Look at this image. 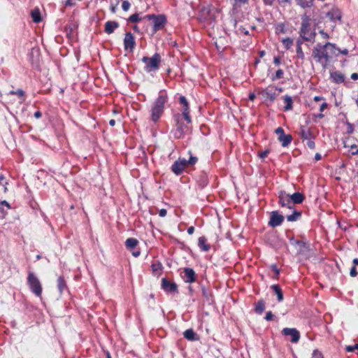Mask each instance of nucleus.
Masks as SVG:
<instances>
[{"label":"nucleus","mask_w":358,"mask_h":358,"mask_svg":"<svg viewBox=\"0 0 358 358\" xmlns=\"http://www.w3.org/2000/svg\"><path fill=\"white\" fill-rule=\"evenodd\" d=\"M338 56V48L336 44L327 42L324 44L317 43L313 48L312 57L323 68L327 66L333 59Z\"/></svg>","instance_id":"f257e3e1"},{"label":"nucleus","mask_w":358,"mask_h":358,"mask_svg":"<svg viewBox=\"0 0 358 358\" xmlns=\"http://www.w3.org/2000/svg\"><path fill=\"white\" fill-rule=\"evenodd\" d=\"M167 101L168 95L166 92L161 90L157 97L153 101L150 106V119L153 122L156 123L159 120L164 112L165 105Z\"/></svg>","instance_id":"f03ea898"},{"label":"nucleus","mask_w":358,"mask_h":358,"mask_svg":"<svg viewBox=\"0 0 358 358\" xmlns=\"http://www.w3.org/2000/svg\"><path fill=\"white\" fill-rule=\"evenodd\" d=\"M301 24L299 31V36L306 42H314L315 41V29L311 27V18L307 13L301 15Z\"/></svg>","instance_id":"7ed1b4c3"},{"label":"nucleus","mask_w":358,"mask_h":358,"mask_svg":"<svg viewBox=\"0 0 358 358\" xmlns=\"http://www.w3.org/2000/svg\"><path fill=\"white\" fill-rule=\"evenodd\" d=\"M143 19H146L147 20L150 22V24L152 26L151 35L153 36L158 31L162 30L167 24V18L166 16L164 14L161 15H155V14H149L145 15Z\"/></svg>","instance_id":"20e7f679"},{"label":"nucleus","mask_w":358,"mask_h":358,"mask_svg":"<svg viewBox=\"0 0 358 358\" xmlns=\"http://www.w3.org/2000/svg\"><path fill=\"white\" fill-rule=\"evenodd\" d=\"M141 60L145 64L144 71L146 73L156 72L159 69L162 59L159 53H155L150 57L145 56Z\"/></svg>","instance_id":"39448f33"},{"label":"nucleus","mask_w":358,"mask_h":358,"mask_svg":"<svg viewBox=\"0 0 358 358\" xmlns=\"http://www.w3.org/2000/svg\"><path fill=\"white\" fill-rule=\"evenodd\" d=\"M27 285L32 293H34L36 296H41L43 291L42 285L39 279L32 272H29L28 273Z\"/></svg>","instance_id":"423d86ee"},{"label":"nucleus","mask_w":358,"mask_h":358,"mask_svg":"<svg viewBox=\"0 0 358 358\" xmlns=\"http://www.w3.org/2000/svg\"><path fill=\"white\" fill-rule=\"evenodd\" d=\"M183 120H185V117L182 115L178 113L174 115L176 127L171 131V133L175 138H181L185 134L187 126L184 124Z\"/></svg>","instance_id":"0eeeda50"},{"label":"nucleus","mask_w":358,"mask_h":358,"mask_svg":"<svg viewBox=\"0 0 358 358\" xmlns=\"http://www.w3.org/2000/svg\"><path fill=\"white\" fill-rule=\"evenodd\" d=\"M326 15L331 22L334 23V24L332 25V29L335 27L336 22L341 23L342 11L340 8L337 7H333L327 13Z\"/></svg>","instance_id":"6e6552de"},{"label":"nucleus","mask_w":358,"mask_h":358,"mask_svg":"<svg viewBox=\"0 0 358 358\" xmlns=\"http://www.w3.org/2000/svg\"><path fill=\"white\" fill-rule=\"evenodd\" d=\"M278 203L281 207H287L289 209H294V204L290 199L289 194L285 191H281L278 196Z\"/></svg>","instance_id":"1a4fd4ad"},{"label":"nucleus","mask_w":358,"mask_h":358,"mask_svg":"<svg viewBox=\"0 0 358 358\" xmlns=\"http://www.w3.org/2000/svg\"><path fill=\"white\" fill-rule=\"evenodd\" d=\"M290 244L296 247L299 254H305L309 251V245L307 242L291 238Z\"/></svg>","instance_id":"9d476101"},{"label":"nucleus","mask_w":358,"mask_h":358,"mask_svg":"<svg viewBox=\"0 0 358 358\" xmlns=\"http://www.w3.org/2000/svg\"><path fill=\"white\" fill-rule=\"evenodd\" d=\"M217 238L218 237L217 235H215L210 241L206 237L203 236V251H215Z\"/></svg>","instance_id":"9b49d317"},{"label":"nucleus","mask_w":358,"mask_h":358,"mask_svg":"<svg viewBox=\"0 0 358 358\" xmlns=\"http://www.w3.org/2000/svg\"><path fill=\"white\" fill-rule=\"evenodd\" d=\"M285 217L282 215L279 214L278 211H273L271 213L268 225L271 227L280 226L284 221Z\"/></svg>","instance_id":"f8f14e48"},{"label":"nucleus","mask_w":358,"mask_h":358,"mask_svg":"<svg viewBox=\"0 0 358 358\" xmlns=\"http://www.w3.org/2000/svg\"><path fill=\"white\" fill-rule=\"evenodd\" d=\"M162 288L168 293L175 294L178 292L176 283L170 282L165 278L162 279Z\"/></svg>","instance_id":"ddd939ff"},{"label":"nucleus","mask_w":358,"mask_h":358,"mask_svg":"<svg viewBox=\"0 0 358 358\" xmlns=\"http://www.w3.org/2000/svg\"><path fill=\"white\" fill-rule=\"evenodd\" d=\"M136 45L134 36L131 32H127L124 38V48L126 50L132 52Z\"/></svg>","instance_id":"4468645a"},{"label":"nucleus","mask_w":358,"mask_h":358,"mask_svg":"<svg viewBox=\"0 0 358 358\" xmlns=\"http://www.w3.org/2000/svg\"><path fill=\"white\" fill-rule=\"evenodd\" d=\"M187 166V160L185 159H179L176 161L171 166V171L177 176L181 174Z\"/></svg>","instance_id":"2eb2a0df"},{"label":"nucleus","mask_w":358,"mask_h":358,"mask_svg":"<svg viewBox=\"0 0 358 358\" xmlns=\"http://www.w3.org/2000/svg\"><path fill=\"white\" fill-rule=\"evenodd\" d=\"M138 244V241L135 238H129L125 241V247L127 249L132 252L133 256L137 257L140 255V251H135L134 249Z\"/></svg>","instance_id":"dca6fc26"},{"label":"nucleus","mask_w":358,"mask_h":358,"mask_svg":"<svg viewBox=\"0 0 358 358\" xmlns=\"http://www.w3.org/2000/svg\"><path fill=\"white\" fill-rule=\"evenodd\" d=\"M282 334L285 336H290L292 337L291 342L297 343L300 338V333L295 328H284Z\"/></svg>","instance_id":"f3484780"},{"label":"nucleus","mask_w":358,"mask_h":358,"mask_svg":"<svg viewBox=\"0 0 358 358\" xmlns=\"http://www.w3.org/2000/svg\"><path fill=\"white\" fill-rule=\"evenodd\" d=\"M299 135L303 141L308 138H314V135L312 132L311 128L306 125H301L299 128Z\"/></svg>","instance_id":"a211bd4d"},{"label":"nucleus","mask_w":358,"mask_h":358,"mask_svg":"<svg viewBox=\"0 0 358 358\" xmlns=\"http://www.w3.org/2000/svg\"><path fill=\"white\" fill-rule=\"evenodd\" d=\"M329 78L332 83L336 84H341L345 80V75L340 71H330Z\"/></svg>","instance_id":"6ab92c4d"},{"label":"nucleus","mask_w":358,"mask_h":358,"mask_svg":"<svg viewBox=\"0 0 358 358\" xmlns=\"http://www.w3.org/2000/svg\"><path fill=\"white\" fill-rule=\"evenodd\" d=\"M179 102L181 105L184 106V109L181 115H184L185 120L187 121V123L191 122L190 116L189 115V111L188 107V102L185 96H180L179 98Z\"/></svg>","instance_id":"aec40b11"},{"label":"nucleus","mask_w":358,"mask_h":358,"mask_svg":"<svg viewBox=\"0 0 358 358\" xmlns=\"http://www.w3.org/2000/svg\"><path fill=\"white\" fill-rule=\"evenodd\" d=\"M276 89H274L273 87H268L265 90H264L262 92V96L266 98V99L273 101L276 98V93H275Z\"/></svg>","instance_id":"412c9836"},{"label":"nucleus","mask_w":358,"mask_h":358,"mask_svg":"<svg viewBox=\"0 0 358 358\" xmlns=\"http://www.w3.org/2000/svg\"><path fill=\"white\" fill-rule=\"evenodd\" d=\"M183 273L182 278L186 282H192L195 280V273L192 268H186Z\"/></svg>","instance_id":"4be33fe9"},{"label":"nucleus","mask_w":358,"mask_h":358,"mask_svg":"<svg viewBox=\"0 0 358 358\" xmlns=\"http://www.w3.org/2000/svg\"><path fill=\"white\" fill-rule=\"evenodd\" d=\"M290 199L294 204H301L305 200V196L301 192H294L292 194H289Z\"/></svg>","instance_id":"5701e85b"},{"label":"nucleus","mask_w":358,"mask_h":358,"mask_svg":"<svg viewBox=\"0 0 358 358\" xmlns=\"http://www.w3.org/2000/svg\"><path fill=\"white\" fill-rule=\"evenodd\" d=\"M119 27V23L115 21H108L105 24V32L110 34L114 32L115 29Z\"/></svg>","instance_id":"b1692460"},{"label":"nucleus","mask_w":358,"mask_h":358,"mask_svg":"<svg viewBox=\"0 0 358 358\" xmlns=\"http://www.w3.org/2000/svg\"><path fill=\"white\" fill-rule=\"evenodd\" d=\"M283 102H284V111H289L293 109V99L289 95H285L282 96Z\"/></svg>","instance_id":"393cba45"},{"label":"nucleus","mask_w":358,"mask_h":358,"mask_svg":"<svg viewBox=\"0 0 358 358\" xmlns=\"http://www.w3.org/2000/svg\"><path fill=\"white\" fill-rule=\"evenodd\" d=\"M206 303L213 305L214 303V297L211 293L206 292L203 289V306Z\"/></svg>","instance_id":"a878e982"},{"label":"nucleus","mask_w":358,"mask_h":358,"mask_svg":"<svg viewBox=\"0 0 358 358\" xmlns=\"http://www.w3.org/2000/svg\"><path fill=\"white\" fill-rule=\"evenodd\" d=\"M278 140L281 143L282 147H287L292 143V136L291 134H284L281 137H278Z\"/></svg>","instance_id":"bb28decb"},{"label":"nucleus","mask_w":358,"mask_h":358,"mask_svg":"<svg viewBox=\"0 0 358 358\" xmlns=\"http://www.w3.org/2000/svg\"><path fill=\"white\" fill-rule=\"evenodd\" d=\"M271 289L273 291V292L276 294L278 301L281 302L283 301V293L282 291L278 285H273L271 286Z\"/></svg>","instance_id":"cd10ccee"},{"label":"nucleus","mask_w":358,"mask_h":358,"mask_svg":"<svg viewBox=\"0 0 358 358\" xmlns=\"http://www.w3.org/2000/svg\"><path fill=\"white\" fill-rule=\"evenodd\" d=\"M296 4L303 8H311L315 0H296Z\"/></svg>","instance_id":"c85d7f7f"},{"label":"nucleus","mask_w":358,"mask_h":358,"mask_svg":"<svg viewBox=\"0 0 358 358\" xmlns=\"http://www.w3.org/2000/svg\"><path fill=\"white\" fill-rule=\"evenodd\" d=\"M184 337L189 341H196L199 340V337L196 336L194 331L192 329H187L184 332Z\"/></svg>","instance_id":"c756f323"},{"label":"nucleus","mask_w":358,"mask_h":358,"mask_svg":"<svg viewBox=\"0 0 358 358\" xmlns=\"http://www.w3.org/2000/svg\"><path fill=\"white\" fill-rule=\"evenodd\" d=\"M265 309V301L263 299L259 300L255 306V311L258 314H262Z\"/></svg>","instance_id":"7c9ffc66"},{"label":"nucleus","mask_w":358,"mask_h":358,"mask_svg":"<svg viewBox=\"0 0 358 358\" xmlns=\"http://www.w3.org/2000/svg\"><path fill=\"white\" fill-rule=\"evenodd\" d=\"M31 16L35 23H38L42 20L41 17V12L38 8H34L31 11Z\"/></svg>","instance_id":"2f4dec72"},{"label":"nucleus","mask_w":358,"mask_h":358,"mask_svg":"<svg viewBox=\"0 0 358 358\" xmlns=\"http://www.w3.org/2000/svg\"><path fill=\"white\" fill-rule=\"evenodd\" d=\"M301 211L294 210L292 214L287 216V220L289 222H294L298 220L301 217Z\"/></svg>","instance_id":"473e14b6"},{"label":"nucleus","mask_w":358,"mask_h":358,"mask_svg":"<svg viewBox=\"0 0 358 358\" xmlns=\"http://www.w3.org/2000/svg\"><path fill=\"white\" fill-rule=\"evenodd\" d=\"M10 208V204L6 201H0V217H3L6 210Z\"/></svg>","instance_id":"72a5a7b5"},{"label":"nucleus","mask_w":358,"mask_h":358,"mask_svg":"<svg viewBox=\"0 0 358 358\" xmlns=\"http://www.w3.org/2000/svg\"><path fill=\"white\" fill-rule=\"evenodd\" d=\"M57 287L60 293H62L66 288V282L62 276H59L57 279Z\"/></svg>","instance_id":"f704fd0d"},{"label":"nucleus","mask_w":358,"mask_h":358,"mask_svg":"<svg viewBox=\"0 0 358 358\" xmlns=\"http://www.w3.org/2000/svg\"><path fill=\"white\" fill-rule=\"evenodd\" d=\"M275 30L276 34H285L286 31L285 24L284 23L277 24L275 25Z\"/></svg>","instance_id":"c9c22d12"},{"label":"nucleus","mask_w":358,"mask_h":358,"mask_svg":"<svg viewBox=\"0 0 358 358\" xmlns=\"http://www.w3.org/2000/svg\"><path fill=\"white\" fill-rule=\"evenodd\" d=\"M294 41L291 38H285L282 40V43L287 50H289L293 45Z\"/></svg>","instance_id":"e433bc0d"},{"label":"nucleus","mask_w":358,"mask_h":358,"mask_svg":"<svg viewBox=\"0 0 358 358\" xmlns=\"http://www.w3.org/2000/svg\"><path fill=\"white\" fill-rule=\"evenodd\" d=\"M284 71L282 69H278L274 75H272L271 79L274 81L283 78Z\"/></svg>","instance_id":"4c0bfd02"},{"label":"nucleus","mask_w":358,"mask_h":358,"mask_svg":"<svg viewBox=\"0 0 358 358\" xmlns=\"http://www.w3.org/2000/svg\"><path fill=\"white\" fill-rule=\"evenodd\" d=\"M345 134H352L353 132H354V130H355V127H354V125L349 122L348 121H347L345 122Z\"/></svg>","instance_id":"58836bf2"},{"label":"nucleus","mask_w":358,"mask_h":358,"mask_svg":"<svg viewBox=\"0 0 358 358\" xmlns=\"http://www.w3.org/2000/svg\"><path fill=\"white\" fill-rule=\"evenodd\" d=\"M10 94L17 95L20 98L23 99V101L24 100V92L22 89H18L15 91L12 90L9 93Z\"/></svg>","instance_id":"ea45409f"},{"label":"nucleus","mask_w":358,"mask_h":358,"mask_svg":"<svg viewBox=\"0 0 358 358\" xmlns=\"http://www.w3.org/2000/svg\"><path fill=\"white\" fill-rule=\"evenodd\" d=\"M142 20H143V19L141 18L138 13H134L129 17L128 21L131 22H138Z\"/></svg>","instance_id":"a19ab883"},{"label":"nucleus","mask_w":358,"mask_h":358,"mask_svg":"<svg viewBox=\"0 0 358 358\" xmlns=\"http://www.w3.org/2000/svg\"><path fill=\"white\" fill-rule=\"evenodd\" d=\"M296 57L299 59H300L301 60H303L305 59V55L303 52L302 47H296Z\"/></svg>","instance_id":"79ce46f5"},{"label":"nucleus","mask_w":358,"mask_h":358,"mask_svg":"<svg viewBox=\"0 0 358 358\" xmlns=\"http://www.w3.org/2000/svg\"><path fill=\"white\" fill-rule=\"evenodd\" d=\"M311 358H324L323 354L317 349L314 350Z\"/></svg>","instance_id":"37998d69"},{"label":"nucleus","mask_w":358,"mask_h":358,"mask_svg":"<svg viewBox=\"0 0 358 358\" xmlns=\"http://www.w3.org/2000/svg\"><path fill=\"white\" fill-rule=\"evenodd\" d=\"M278 4L280 6L285 7L287 6H290L292 3V0H276Z\"/></svg>","instance_id":"c03bdc74"},{"label":"nucleus","mask_w":358,"mask_h":358,"mask_svg":"<svg viewBox=\"0 0 358 358\" xmlns=\"http://www.w3.org/2000/svg\"><path fill=\"white\" fill-rule=\"evenodd\" d=\"M306 145L307 146L311 149V150H314L315 148V142L313 141V138H308L306 140Z\"/></svg>","instance_id":"a18cd8bd"},{"label":"nucleus","mask_w":358,"mask_h":358,"mask_svg":"<svg viewBox=\"0 0 358 358\" xmlns=\"http://www.w3.org/2000/svg\"><path fill=\"white\" fill-rule=\"evenodd\" d=\"M356 350H358V343L354 345H347L345 350L349 352H355Z\"/></svg>","instance_id":"49530a36"},{"label":"nucleus","mask_w":358,"mask_h":358,"mask_svg":"<svg viewBox=\"0 0 358 358\" xmlns=\"http://www.w3.org/2000/svg\"><path fill=\"white\" fill-rule=\"evenodd\" d=\"M8 182H6V178L3 174H0V185L6 186ZM7 191V188L4 187V192Z\"/></svg>","instance_id":"de8ad7c7"},{"label":"nucleus","mask_w":358,"mask_h":358,"mask_svg":"<svg viewBox=\"0 0 358 358\" xmlns=\"http://www.w3.org/2000/svg\"><path fill=\"white\" fill-rule=\"evenodd\" d=\"M350 275L351 277H356L358 275V270L356 266H353L350 271Z\"/></svg>","instance_id":"09e8293b"},{"label":"nucleus","mask_w":358,"mask_h":358,"mask_svg":"<svg viewBox=\"0 0 358 358\" xmlns=\"http://www.w3.org/2000/svg\"><path fill=\"white\" fill-rule=\"evenodd\" d=\"M122 8L124 11H127L130 8V3L128 1H124L122 4Z\"/></svg>","instance_id":"8fccbe9b"},{"label":"nucleus","mask_w":358,"mask_h":358,"mask_svg":"<svg viewBox=\"0 0 358 358\" xmlns=\"http://www.w3.org/2000/svg\"><path fill=\"white\" fill-rule=\"evenodd\" d=\"M319 34L321 35L322 39H329L330 38L329 34H327L323 29L320 30Z\"/></svg>","instance_id":"3c124183"},{"label":"nucleus","mask_w":358,"mask_h":358,"mask_svg":"<svg viewBox=\"0 0 358 358\" xmlns=\"http://www.w3.org/2000/svg\"><path fill=\"white\" fill-rule=\"evenodd\" d=\"M275 132L277 135H278V137H281L282 136H283L285 134V132H284V129L282 127H278L275 130Z\"/></svg>","instance_id":"603ef678"},{"label":"nucleus","mask_w":358,"mask_h":358,"mask_svg":"<svg viewBox=\"0 0 358 358\" xmlns=\"http://www.w3.org/2000/svg\"><path fill=\"white\" fill-rule=\"evenodd\" d=\"M269 152H270L269 150H266L263 152H259L258 155L261 159H264L268 156Z\"/></svg>","instance_id":"864d4df0"},{"label":"nucleus","mask_w":358,"mask_h":358,"mask_svg":"<svg viewBox=\"0 0 358 358\" xmlns=\"http://www.w3.org/2000/svg\"><path fill=\"white\" fill-rule=\"evenodd\" d=\"M197 157L191 156L189 159L187 161V164L193 165L197 162Z\"/></svg>","instance_id":"5fc2aeb1"},{"label":"nucleus","mask_w":358,"mask_h":358,"mask_svg":"<svg viewBox=\"0 0 358 358\" xmlns=\"http://www.w3.org/2000/svg\"><path fill=\"white\" fill-rule=\"evenodd\" d=\"M271 268L275 272V278H278V275H279V273H280V271L278 268L277 266L275 264H273V265H271Z\"/></svg>","instance_id":"6e6d98bb"},{"label":"nucleus","mask_w":358,"mask_h":358,"mask_svg":"<svg viewBox=\"0 0 358 358\" xmlns=\"http://www.w3.org/2000/svg\"><path fill=\"white\" fill-rule=\"evenodd\" d=\"M273 314L272 313L271 311H268L266 313V316H265V320H267V321H270V320H272L273 319Z\"/></svg>","instance_id":"4d7b16f0"},{"label":"nucleus","mask_w":358,"mask_h":358,"mask_svg":"<svg viewBox=\"0 0 358 358\" xmlns=\"http://www.w3.org/2000/svg\"><path fill=\"white\" fill-rule=\"evenodd\" d=\"M273 64L277 66L281 64V59L279 56H276L274 57Z\"/></svg>","instance_id":"13d9d810"},{"label":"nucleus","mask_w":358,"mask_h":358,"mask_svg":"<svg viewBox=\"0 0 358 358\" xmlns=\"http://www.w3.org/2000/svg\"><path fill=\"white\" fill-rule=\"evenodd\" d=\"M264 3L266 6H273L276 0H263Z\"/></svg>","instance_id":"bf43d9fd"},{"label":"nucleus","mask_w":358,"mask_h":358,"mask_svg":"<svg viewBox=\"0 0 358 358\" xmlns=\"http://www.w3.org/2000/svg\"><path fill=\"white\" fill-rule=\"evenodd\" d=\"M166 213H167V211L164 208H162V209L159 210V215L162 217H165L166 215Z\"/></svg>","instance_id":"052dcab7"},{"label":"nucleus","mask_w":358,"mask_h":358,"mask_svg":"<svg viewBox=\"0 0 358 358\" xmlns=\"http://www.w3.org/2000/svg\"><path fill=\"white\" fill-rule=\"evenodd\" d=\"M340 54L343 55H348V50H347V49L341 50L340 48H338V55Z\"/></svg>","instance_id":"680f3d73"},{"label":"nucleus","mask_w":358,"mask_h":358,"mask_svg":"<svg viewBox=\"0 0 358 358\" xmlns=\"http://www.w3.org/2000/svg\"><path fill=\"white\" fill-rule=\"evenodd\" d=\"M303 41H304L301 37L299 38H298L296 41V47H301V45L303 44Z\"/></svg>","instance_id":"e2e57ef3"},{"label":"nucleus","mask_w":358,"mask_h":358,"mask_svg":"<svg viewBox=\"0 0 358 358\" xmlns=\"http://www.w3.org/2000/svg\"><path fill=\"white\" fill-rule=\"evenodd\" d=\"M327 108V103L326 102H323L320 106V110L322 112L324 109Z\"/></svg>","instance_id":"0e129e2a"},{"label":"nucleus","mask_w":358,"mask_h":358,"mask_svg":"<svg viewBox=\"0 0 358 358\" xmlns=\"http://www.w3.org/2000/svg\"><path fill=\"white\" fill-rule=\"evenodd\" d=\"M351 78L354 80H358V73H353L351 74Z\"/></svg>","instance_id":"69168bd1"},{"label":"nucleus","mask_w":358,"mask_h":358,"mask_svg":"<svg viewBox=\"0 0 358 358\" xmlns=\"http://www.w3.org/2000/svg\"><path fill=\"white\" fill-rule=\"evenodd\" d=\"M34 115L36 118L38 119V118L41 117L42 113L39 110H38L34 113Z\"/></svg>","instance_id":"338daca9"},{"label":"nucleus","mask_w":358,"mask_h":358,"mask_svg":"<svg viewBox=\"0 0 358 358\" xmlns=\"http://www.w3.org/2000/svg\"><path fill=\"white\" fill-rule=\"evenodd\" d=\"M313 99L315 101L317 102L324 100V97L320 96H315Z\"/></svg>","instance_id":"774afa93"}]
</instances>
